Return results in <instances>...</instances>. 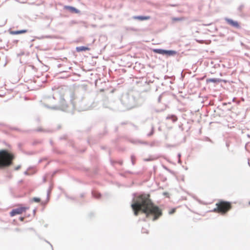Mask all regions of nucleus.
<instances>
[{
    "label": "nucleus",
    "mask_w": 250,
    "mask_h": 250,
    "mask_svg": "<svg viewBox=\"0 0 250 250\" xmlns=\"http://www.w3.org/2000/svg\"><path fill=\"white\" fill-rule=\"evenodd\" d=\"M131 208L134 214L137 216L141 211L146 214V217H152L155 221L162 215V210L155 206L150 199L149 194H142L136 197L133 200Z\"/></svg>",
    "instance_id": "obj_1"
},
{
    "label": "nucleus",
    "mask_w": 250,
    "mask_h": 250,
    "mask_svg": "<svg viewBox=\"0 0 250 250\" xmlns=\"http://www.w3.org/2000/svg\"><path fill=\"white\" fill-rule=\"evenodd\" d=\"M14 155L6 149L0 150V167H6L12 164Z\"/></svg>",
    "instance_id": "obj_2"
},
{
    "label": "nucleus",
    "mask_w": 250,
    "mask_h": 250,
    "mask_svg": "<svg viewBox=\"0 0 250 250\" xmlns=\"http://www.w3.org/2000/svg\"><path fill=\"white\" fill-rule=\"evenodd\" d=\"M231 208L232 206L230 202L221 200L216 204V208H214L213 211L222 214H225L228 212Z\"/></svg>",
    "instance_id": "obj_3"
},
{
    "label": "nucleus",
    "mask_w": 250,
    "mask_h": 250,
    "mask_svg": "<svg viewBox=\"0 0 250 250\" xmlns=\"http://www.w3.org/2000/svg\"><path fill=\"white\" fill-rule=\"evenodd\" d=\"M29 208L28 207H20L18 208L13 209L10 213L11 216H14L17 214H21L26 211Z\"/></svg>",
    "instance_id": "obj_4"
},
{
    "label": "nucleus",
    "mask_w": 250,
    "mask_h": 250,
    "mask_svg": "<svg viewBox=\"0 0 250 250\" xmlns=\"http://www.w3.org/2000/svg\"><path fill=\"white\" fill-rule=\"evenodd\" d=\"M225 20L227 22V23L230 25V26L234 27L236 28H240V24L238 21H233V20L229 18H225Z\"/></svg>",
    "instance_id": "obj_5"
},
{
    "label": "nucleus",
    "mask_w": 250,
    "mask_h": 250,
    "mask_svg": "<svg viewBox=\"0 0 250 250\" xmlns=\"http://www.w3.org/2000/svg\"><path fill=\"white\" fill-rule=\"evenodd\" d=\"M167 120H170L173 123H175L178 120V117L175 115H168L166 117Z\"/></svg>",
    "instance_id": "obj_6"
},
{
    "label": "nucleus",
    "mask_w": 250,
    "mask_h": 250,
    "mask_svg": "<svg viewBox=\"0 0 250 250\" xmlns=\"http://www.w3.org/2000/svg\"><path fill=\"white\" fill-rule=\"evenodd\" d=\"M27 32V30H21L18 31H10V34L11 35H18L20 34L25 33Z\"/></svg>",
    "instance_id": "obj_7"
},
{
    "label": "nucleus",
    "mask_w": 250,
    "mask_h": 250,
    "mask_svg": "<svg viewBox=\"0 0 250 250\" xmlns=\"http://www.w3.org/2000/svg\"><path fill=\"white\" fill-rule=\"evenodd\" d=\"M65 9L70 11L71 12L78 13L79 11L75 8V7L70 6H65Z\"/></svg>",
    "instance_id": "obj_8"
},
{
    "label": "nucleus",
    "mask_w": 250,
    "mask_h": 250,
    "mask_svg": "<svg viewBox=\"0 0 250 250\" xmlns=\"http://www.w3.org/2000/svg\"><path fill=\"white\" fill-rule=\"evenodd\" d=\"M133 19L140 21L147 20L150 19L149 16H134Z\"/></svg>",
    "instance_id": "obj_9"
},
{
    "label": "nucleus",
    "mask_w": 250,
    "mask_h": 250,
    "mask_svg": "<svg viewBox=\"0 0 250 250\" xmlns=\"http://www.w3.org/2000/svg\"><path fill=\"white\" fill-rule=\"evenodd\" d=\"M76 49L77 52L85 51L90 50L89 48L85 46L77 47Z\"/></svg>",
    "instance_id": "obj_10"
},
{
    "label": "nucleus",
    "mask_w": 250,
    "mask_h": 250,
    "mask_svg": "<svg viewBox=\"0 0 250 250\" xmlns=\"http://www.w3.org/2000/svg\"><path fill=\"white\" fill-rule=\"evenodd\" d=\"M153 51L156 53L164 55L166 53V50L160 49H154L153 50Z\"/></svg>",
    "instance_id": "obj_11"
},
{
    "label": "nucleus",
    "mask_w": 250,
    "mask_h": 250,
    "mask_svg": "<svg viewBox=\"0 0 250 250\" xmlns=\"http://www.w3.org/2000/svg\"><path fill=\"white\" fill-rule=\"evenodd\" d=\"M176 54V52L174 51H167L166 50L165 54L168 55V56H171L175 55Z\"/></svg>",
    "instance_id": "obj_12"
},
{
    "label": "nucleus",
    "mask_w": 250,
    "mask_h": 250,
    "mask_svg": "<svg viewBox=\"0 0 250 250\" xmlns=\"http://www.w3.org/2000/svg\"><path fill=\"white\" fill-rule=\"evenodd\" d=\"M32 200L33 202H37V203H39L41 201L40 198H38V197H34L33 198H32Z\"/></svg>",
    "instance_id": "obj_13"
},
{
    "label": "nucleus",
    "mask_w": 250,
    "mask_h": 250,
    "mask_svg": "<svg viewBox=\"0 0 250 250\" xmlns=\"http://www.w3.org/2000/svg\"><path fill=\"white\" fill-rule=\"evenodd\" d=\"M175 211H176V208H173L171 209L169 211L168 213H169V214H172L174 213H175Z\"/></svg>",
    "instance_id": "obj_14"
},
{
    "label": "nucleus",
    "mask_w": 250,
    "mask_h": 250,
    "mask_svg": "<svg viewBox=\"0 0 250 250\" xmlns=\"http://www.w3.org/2000/svg\"><path fill=\"white\" fill-rule=\"evenodd\" d=\"M93 195L96 197V198H100L101 197V195L100 193H96V192H94L93 193Z\"/></svg>",
    "instance_id": "obj_15"
},
{
    "label": "nucleus",
    "mask_w": 250,
    "mask_h": 250,
    "mask_svg": "<svg viewBox=\"0 0 250 250\" xmlns=\"http://www.w3.org/2000/svg\"><path fill=\"white\" fill-rule=\"evenodd\" d=\"M208 82H213V83H216L217 80L215 79H210L208 80Z\"/></svg>",
    "instance_id": "obj_16"
},
{
    "label": "nucleus",
    "mask_w": 250,
    "mask_h": 250,
    "mask_svg": "<svg viewBox=\"0 0 250 250\" xmlns=\"http://www.w3.org/2000/svg\"><path fill=\"white\" fill-rule=\"evenodd\" d=\"M174 20H175V21H181L182 19H181V18H177V19H174Z\"/></svg>",
    "instance_id": "obj_17"
},
{
    "label": "nucleus",
    "mask_w": 250,
    "mask_h": 250,
    "mask_svg": "<svg viewBox=\"0 0 250 250\" xmlns=\"http://www.w3.org/2000/svg\"><path fill=\"white\" fill-rule=\"evenodd\" d=\"M242 8H243V6H240L239 9H240V10H241L242 9Z\"/></svg>",
    "instance_id": "obj_18"
},
{
    "label": "nucleus",
    "mask_w": 250,
    "mask_h": 250,
    "mask_svg": "<svg viewBox=\"0 0 250 250\" xmlns=\"http://www.w3.org/2000/svg\"><path fill=\"white\" fill-rule=\"evenodd\" d=\"M23 219H24V218H23V217H21V218H20V220H21V221H23Z\"/></svg>",
    "instance_id": "obj_19"
},
{
    "label": "nucleus",
    "mask_w": 250,
    "mask_h": 250,
    "mask_svg": "<svg viewBox=\"0 0 250 250\" xmlns=\"http://www.w3.org/2000/svg\"><path fill=\"white\" fill-rule=\"evenodd\" d=\"M100 91H101V92L104 91V89H101V90H100Z\"/></svg>",
    "instance_id": "obj_20"
},
{
    "label": "nucleus",
    "mask_w": 250,
    "mask_h": 250,
    "mask_svg": "<svg viewBox=\"0 0 250 250\" xmlns=\"http://www.w3.org/2000/svg\"><path fill=\"white\" fill-rule=\"evenodd\" d=\"M249 204L250 205V202H249Z\"/></svg>",
    "instance_id": "obj_21"
}]
</instances>
